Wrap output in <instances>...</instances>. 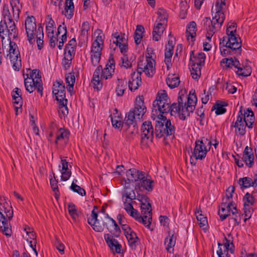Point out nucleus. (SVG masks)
<instances>
[{
	"instance_id": "obj_20",
	"label": "nucleus",
	"mask_w": 257,
	"mask_h": 257,
	"mask_svg": "<svg viewBox=\"0 0 257 257\" xmlns=\"http://www.w3.org/2000/svg\"><path fill=\"white\" fill-rule=\"evenodd\" d=\"M154 133L151 122H144L141 127V144L144 146H147L149 141L152 142Z\"/></svg>"
},
{
	"instance_id": "obj_6",
	"label": "nucleus",
	"mask_w": 257,
	"mask_h": 257,
	"mask_svg": "<svg viewBox=\"0 0 257 257\" xmlns=\"http://www.w3.org/2000/svg\"><path fill=\"white\" fill-rule=\"evenodd\" d=\"M170 101L165 90H161L157 94L156 99L153 103L152 118L155 119L166 118L163 114L169 112Z\"/></svg>"
},
{
	"instance_id": "obj_53",
	"label": "nucleus",
	"mask_w": 257,
	"mask_h": 257,
	"mask_svg": "<svg viewBox=\"0 0 257 257\" xmlns=\"http://www.w3.org/2000/svg\"><path fill=\"white\" fill-rule=\"evenodd\" d=\"M243 205L247 204L248 206H252L255 203V199L254 197L249 193L247 192L243 198Z\"/></svg>"
},
{
	"instance_id": "obj_15",
	"label": "nucleus",
	"mask_w": 257,
	"mask_h": 257,
	"mask_svg": "<svg viewBox=\"0 0 257 257\" xmlns=\"http://www.w3.org/2000/svg\"><path fill=\"white\" fill-rule=\"evenodd\" d=\"M206 23H208V26L206 28L207 31L206 37L209 41H211V38L215 32L221 27L225 20V15L218 12L217 14H215L213 17L212 20H210L209 18H206Z\"/></svg>"
},
{
	"instance_id": "obj_25",
	"label": "nucleus",
	"mask_w": 257,
	"mask_h": 257,
	"mask_svg": "<svg viewBox=\"0 0 257 257\" xmlns=\"http://www.w3.org/2000/svg\"><path fill=\"white\" fill-rule=\"evenodd\" d=\"M138 73L134 72L132 73L131 79L128 82V88L132 92L138 89L142 83L141 75L143 71H140L138 69Z\"/></svg>"
},
{
	"instance_id": "obj_60",
	"label": "nucleus",
	"mask_w": 257,
	"mask_h": 257,
	"mask_svg": "<svg viewBox=\"0 0 257 257\" xmlns=\"http://www.w3.org/2000/svg\"><path fill=\"white\" fill-rule=\"evenodd\" d=\"M50 185L53 191L55 192V197L56 199H58L60 196V193L58 187V181L53 180V179H50Z\"/></svg>"
},
{
	"instance_id": "obj_18",
	"label": "nucleus",
	"mask_w": 257,
	"mask_h": 257,
	"mask_svg": "<svg viewBox=\"0 0 257 257\" xmlns=\"http://www.w3.org/2000/svg\"><path fill=\"white\" fill-rule=\"evenodd\" d=\"M228 237L224 236L222 243L218 242V249L217 254L219 257H230V254L234 253V246L233 238L230 234Z\"/></svg>"
},
{
	"instance_id": "obj_17",
	"label": "nucleus",
	"mask_w": 257,
	"mask_h": 257,
	"mask_svg": "<svg viewBox=\"0 0 257 257\" xmlns=\"http://www.w3.org/2000/svg\"><path fill=\"white\" fill-rule=\"evenodd\" d=\"M103 35L99 34L93 42L91 50V61L92 65L95 66L100 62L101 51L103 46Z\"/></svg>"
},
{
	"instance_id": "obj_63",
	"label": "nucleus",
	"mask_w": 257,
	"mask_h": 257,
	"mask_svg": "<svg viewBox=\"0 0 257 257\" xmlns=\"http://www.w3.org/2000/svg\"><path fill=\"white\" fill-rule=\"evenodd\" d=\"M141 213L142 215H147L149 216L152 215V206L151 204L147 205L143 204L141 206Z\"/></svg>"
},
{
	"instance_id": "obj_31",
	"label": "nucleus",
	"mask_w": 257,
	"mask_h": 257,
	"mask_svg": "<svg viewBox=\"0 0 257 257\" xmlns=\"http://www.w3.org/2000/svg\"><path fill=\"white\" fill-rule=\"evenodd\" d=\"M153 31V39L156 41H159L165 29L166 24L164 23H156Z\"/></svg>"
},
{
	"instance_id": "obj_37",
	"label": "nucleus",
	"mask_w": 257,
	"mask_h": 257,
	"mask_svg": "<svg viewBox=\"0 0 257 257\" xmlns=\"http://www.w3.org/2000/svg\"><path fill=\"white\" fill-rule=\"evenodd\" d=\"M176 238L174 236V234L169 232L168 235L165 238L164 241L166 249L168 252H171L170 249L174 247L176 244Z\"/></svg>"
},
{
	"instance_id": "obj_11",
	"label": "nucleus",
	"mask_w": 257,
	"mask_h": 257,
	"mask_svg": "<svg viewBox=\"0 0 257 257\" xmlns=\"http://www.w3.org/2000/svg\"><path fill=\"white\" fill-rule=\"evenodd\" d=\"M156 121L155 134L156 138L160 139L163 137L174 136L175 127L172 124L170 119L163 118Z\"/></svg>"
},
{
	"instance_id": "obj_23",
	"label": "nucleus",
	"mask_w": 257,
	"mask_h": 257,
	"mask_svg": "<svg viewBox=\"0 0 257 257\" xmlns=\"http://www.w3.org/2000/svg\"><path fill=\"white\" fill-rule=\"evenodd\" d=\"M53 94L57 101L66 99L65 98V87L62 81H56L53 85Z\"/></svg>"
},
{
	"instance_id": "obj_10",
	"label": "nucleus",
	"mask_w": 257,
	"mask_h": 257,
	"mask_svg": "<svg viewBox=\"0 0 257 257\" xmlns=\"http://www.w3.org/2000/svg\"><path fill=\"white\" fill-rule=\"evenodd\" d=\"M211 145V141L204 137L202 138L200 140L196 141L195 146L192 152V155L190 158V162L191 164L195 165V163H193V157L195 160H202L204 159L210 149Z\"/></svg>"
},
{
	"instance_id": "obj_40",
	"label": "nucleus",
	"mask_w": 257,
	"mask_h": 257,
	"mask_svg": "<svg viewBox=\"0 0 257 257\" xmlns=\"http://www.w3.org/2000/svg\"><path fill=\"white\" fill-rule=\"evenodd\" d=\"M238 183L240 185L241 189L248 188L250 187H253V183L252 179L248 177H244L242 178L239 179L238 180Z\"/></svg>"
},
{
	"instance_id": "obj_3",
	"label": "nucleus",
	"mask_w": 257,
	"mask_h": 257,
	"mask_svg": "<svg viewBox=\"0 0 257 257\" xmlns=\"http://www.w3.org/2000/svg\"><path fill=\"white\" fill-rule=\"evenodd\" d=\"M105 226L107 230L111 234L109 233L105 234L104 236V239L108 246L113 248H115V251L117 253H120L121 252V245L119 243L118 241L113 238V236L118 237L121 234V230L116 221L108 214H106L104 216Z\"/></svg>"
},
{
	"instance_id": "obj_7",
	"label": "nucleus",
	"mask_w": 257,
	"mask_h": 257,
	"mask_svg": "<svg viewBox=\"0 0 257 257\" xmlns=\"http://www.w3.org/2000/svg\"><path fill=\"white\" fill-rule=\"evenodd\" d=\"M109 63H107L105 67L102 69L101 65H99L95 70L91 83L94 89L99 90L102 87V82L101 78L107 79L112 77L114 72L115 61L111 55L109 58Z\"/></svg>"
},
{
	"instance_id": "obj_5",
	"label": "nucleus",
	"mask_w": 257,
	"mask_h": 257,
	"mask_svg": "<svg viewBox=\"0 0 257 257\" xmlns=\"http://www.w3.org/2000/svg\"><path fill=\"white\" fill-rule=\"evenodd\" d=\"M105 226L107 230L111 234L109 233L105 234L104 236V239L108 246L113 248H115V251L117 253H120L121 252V245L119 243L118 241L113 238V236L118 237L121 234V230L116 221L108 214H106L104 216Z\"/></svg>"
},
{
	"instance_id": "obj_48",
	"label": "nucleus",
	"mask_w": 257,
	"mask_h": 257,
	"mask_svg": "<svg viewBox=\"0 0 257 257\" xmlns=\"http://www.w3.org/2000/svg\"><path fill=\"white\" fill-rule=\"evenodd\" d=\"M24 84L26 90L29 93L33 92L35 89H37V84H36L33 79L25 78Z\"/></svg>"
},
{
	"instance_id": "obj_9",
	"label": "nucleus",
	"mask_w": 257,
	"mask_h": 257,
	"mask_svg": "<svg viewBox=\"0 0 257 257\" xmlns=\"http://www.w3.org/2000/svg\"><path fill=\"white\" fill-rule=\"evenodd\" d=\"M13 216V210L7 203H4L3 207H0V231L7 237L12 235V230L10 222Z\"/></svg>"
},
{
	"instance_id": "obj_26",
	"label": "nucleus",
	"mask_w": 257,
	"mask_h": 257,
	"mask_svg": "<svg viewBox=\"0 0 257 257\" xmlns=\"http://www.w3.org/2000/svg\"><path fill=\"white\" fill-rule=\"evenodd\" d=\"M27 78L33 79L35 83L37 84V91L40 93L41 96L43 95V84L41 79V75L40 74L39 70L34 69L30 71L29 74H27Z\"/></svg>"
},
{
	"instance_id": "obj_41",
	"label": "nucleus",
	"mask_w": 257,
	"mask_h": 257,
	"mask_svg": "<svg viewBox=\"0 0 257 257\" xmlns=\"http://www.w3.org/2000/svg\"><path fill=\"white\" fill-rule=\"evenodd\" d=\"M124 36V34H119L118 32L112 34V39H113V43L116 44V46L120 44L127 42V40L125 38Z\"/></svg>"
},
{
	"instance_id": "obj_2",
	"label": "nucleus",
	"mask_w": 257,
	"mask_h": 257,
	"mask_svg": "<svg viewBox=\"0 0 257 257\" xmlns=\"http://www.w3.org/2000/svg\"><path fill=\"white\" fill-rule=\"evenodd\" d=\"M105 226L107 230L111 234L109 233L105 234L104 236V239L108 246L113 248H115V251L117 253H120L121 252V245L119 243L118 241L113 238V236L118 237L121 234V230L116 221L108 214H106L104 216Z\"/></svg>"
},
{
	"instance_id": "obj_33",
	"label": "nucleus",
	"mask_w": 257,
	"mask_h": 257,
	"mask_svg": "<svg viewBox=\"0 0 257 257\" xmlns=\"http://www.w3.org/2000/svg\"><path fill=\"white\" fill-rule=\"evenodd\" d=\"M115 92L117 96H122L127 88V82L125 80L117 78L116 81Z\"/></svg>"
},
{
	"instance_id": "obj_62",
	"label": "nucleus",
	"mask_w": 257,
	"mask_h": 257,
	"mask_svg": "<svg viewBox=\"0 0 257 257\" xmlns=\"http://www.w3.org/2000/svg\"><path fill=\"white\" fill-rule=\"evenodd\" d=\"M236 24L230 22L228 23L226 29L227 36H232L236 35Z\"/></svg>"
},
{
	"instance_id": "obj_42",
	"label": "nucleus",
	"mask_w": 257,
	"mask_h": 257,
	"mask_svg": "<svg viewBox=\"0 0 257 257\" xmlns=\"http://www.w3.org/2000/svg\"><path fill=\"white\" fill-rule=\"evenodd\" d=\"M219 48L221 54L223 57L232 55H235L236 56L235 51L233 50V48H232L231 46H229L228 45L221 44V45H219Z\"/></svg>"
},
{
	"instance_id": "obj_35",
	"label": "nucleus",
	"mask_w": 257,
	"mask_h": 257,
	"mask_svg": "<svg viewBox=\"0 0 257 257\" xmlns=\"http://www.w3.org/2000/svg\"><path fill=\"white\" fill-rule=\"evenodd\" d=\"M122 195L123 197H125L126 198L130 199L131 200H134L136 198L134 190L130 187V183H127L126 181H125V185Z\"/></svg>"
},
{
	"instance_id": "obj_44",
	"label": "nucleus",
	"mask_w": 257,
	"mask_h": 257,
	"mask_svg": "<svg viewBox=\"0 0 257 257\" xmlns=\"http://www.w3.org/2000/svg\"><path fill=\"white\" fill-rule=\"evenodd\" d=\"M166 82L168 86L171 88H174L177 87L179 83V78L175 75H169L166 79Z\"/></svg>"
},
{
	"instance_id": "obj_55",
	"label": "nucleus",
	"mask_w": 257,
	"mask_h": 257,
	"mask_svg": "<svg viewBox=\"0 0 257 257\" xmlns=\"http://www.w3.org/2000/svg\"><path fill=\"white\" fill-rule=\"evenodd\" d=\"M74 183L75 182L71 184V185L70 187V189L74 192L77 193L81 196H85L86 195V192L85 190L83 188L77 185L76 184H74Z\"/></svg>"
},
{
	"instance_id": "obj_19",
	"label": "nucleus",
	"mask_w": 257,
	"mask_h": 257,
	"mask_svg": "<svg viewBox=\"0 0 257 257\" xmlns=\"http://www.w3.org/2000/svg\"><path fill=\"white\" fill-rule=\"evenodd\" d=\"M221 44H225V45L231 46L235 51L236 56L241 55L242 52L241 41L240 38L237 37L236 35L224 36L222 39L220 40L219 45H221Z\"/></svg>"
},
{
	"instance_id": "obj_1",
	"label": "nucleus",
	"mask_w": 257,
	"mask_h": 257,
	"mask_svg": "<svg viewBox=\"0 0 257 257\" xmlns=\"http://www.w3.org/2000/svg\"><path fill=\"white\" fill-rule=\"evenodd\" d=\"M10 4L12 8L13 16L10 12L8 5H5L3 7V19L0 23V37L2 41L5 39V36L7 35L10 37H13V39L17 38L18 35V31L14 20H19L22 5L20 4V0H10Z\"/></svg>"
},
{
	"instance_id": "obj_13",
	"label": "nucleus",
	"mask_w": 257,
	"mask_h": 257,
	"mask_svg": "<svg viewBox=\"0 0 257 257\" xmlns=\"http://www.w3.org/2000/svg\"><path fill=\"white\" fill-rule=\"evenodd\" d=\"M221 64H224L227 68H231L232 67L237 70L235 71L236 74L239 76L247 77L251 73V68L247 64H241L239 61L235 57L228 58H224L221 61Z\"/></svg>"
},
{
	"instance_id": "obj_45",
	"label": "nucleus",
	"mask_w": 257,
	"mask_h": 257,
	"mask_svg": "<svg viewBox=\"0 0 257 257\" xmlns=\"http://www.w3.org/2000/svg\"><path fill=\"white\" fill-rule=\"evenodd\" d=\"M235 190V188L233 186H230L226 190V197L222 199L223 202H227L230 205H235V203L232 200L233 193Z\"/></svg>"
},
{
	"instance_id": "obj_52",
	"label": "nucleus",
	"mask_w": 257,
	"mask_h": 257,
	"mask_svg": "<svg viewBox=\"0 0 257 257\" xmlns=\"http://www.w3.org/2000/svg\"><path fill=\"white\" fill-rule=\"evenodd\" d=\"M251 113V112H250ZM243 121L245 123V125L249 128H252L255 121V116L253 112H251V114L250 116H244Z\"/></svg>"
},
{
	"instance_id": "obj_34",
	"label": "nucleus",
	"mask_w": 257,
	"mask_h": 257,
	"mask_svg": "<svg viewBox=\"0 0 257 257\" xmlns=\"http://www.w3.org/2000/svg\"><path fill=\"white\" fill-rule=\"evenodd\" d=\"M127 239L128 245L132 249H136L140 243V239L134 231L125 236Z\"/></svg>"
},
{
	"instance_id": "obj_59",
	"label": "nucleus",
	"mask_w": 257,
	"mask_h": 257,
	"mask_svg": "<svg viewBox=\"0 0 257 257\" xmlns=\"http://www.w3.org/2000/svg\"><path fill=\"white\" fill-rule=\"evenodd\" d=\"M245 126L243 123H235L234 127L235 128V133H237L238 132V135L241 136H244L246 133Z\"/></svg>"
},
{
	"instance_id": "obj_54",
	"label": "nucleus",
	"mask_w": 257,
	"mask_h": 257,
	"mask_svg": "<svg viewBox=\"0 0 257 257\" xmlns=\"http://www.w3.org/2000/svg\"><path fill=\"white\" fill-rule=\"evenodd\" d=\"M137 220L142 223L146 227H149L152 221V216L143 215L137 218Z\"/></svg>"
},
{
	"instance_id": "obj_12",
	"label": "nucleus",
	"mask_w": 257,
	"mask_h": 257,
	"mask_svg": "<svg viewBox=\"0 0 257 257\" xmlns=\"http://www.w3.org/2000/svg\"><path fill=\"white\" fill-rule=\"evenodd\" d=\"M205 55L204 53H199L197 56L194 55V51L190 53L189 65L191 66L192 77L194 79H198L201 75V67L204 66Z\"/></svg>"
},
{
	"instance_id": "obj_32",
	"label": "nucleus",
	"mask_w": 257,
	"mask_h": 257,
	"mask_svg": "<svg viewBox=\"0 0 257 257\" xmlns=\"http://www.w3.org/2000/svg\"><path fill=\"white\" fill-rule=\"evenodd\" d=\"M134 111H132V109H131L130 111L126 114L124 121L125 123L127 125H133V127L134 128V131H138L137 120L138 118L136 117L135 113Z\"/></svg>"
},
{
	"instance_id": "obj_28",
	"label": "nucleus",
	"mask_w": 257,
	"mask_h": 257,
	"mask_svg": "<svg viewBox=\"0 0 257 257\" xmlns=\"http://www.w3.org/2000/svg\"><path fill=\"white\" fill-rule=\"evenodd\" d=\"M144 173L135 168H132L128 170L126 172L127 183L131 182L137 183L140 179L144 178Z\"/></svg>"
},
{
	"instance_id": "obj_8",
	"label": "nucleus",
	"mask_w": 257,
	"mask_h": 257,
	"mask_svg": "<svg viewBox=\"0 0 257 257\" xmlns=\"http://www.w3.org/2000/svg\"><path fill=\"white\" fill-rule=\"evenodd\" d=\"M156 54L152 48L148 47L146 58H140L138 63V69L144 72L148 76H152L155 72Z\"/></svg>"
},
{
	"instance_id": "obj_64",
	"label": "nucleus",
	"mask_w": 257,
	"mask_h": 257,
	"mask_svg": "<svg viewBox=\"0 0 257 257\" xmlns=\"http://www.w3.org/2000/svg\"><path fill=\"white\" fill-rule=\"evenodd\" d=\"M76 46L77 43L76 39L75 38H73L71 39L65 46L64 50L69 51L73 50V51H76Z\"/></svg>"
},
{
	"instance_id": "obj_27",
	"label": "nucleus",
	"mask_w": 257,
	"mask_h": 257,
	"mask_svg": "<svg viewBox=\"0 0 257 257\" xmlns=\"http://www.w3.org/2000/svg\"><path fill=\"white\" fill-rule=\"evenodd\" d=\"M136 101L135 107L132 110L134 111L136 117L140 120L146 112L147 108L144 104L143 96H139V99H137Z\"/></svg>"
},
{
	"instance_id": "obj_57",
	"label": "nucleus",
	"mask_w": 257,
	"mask_h": 257,
	"mask_svg": "<svg viewBox=\"0 0 257 257\" xmlns=\"http://www.w3.org/2000/svg\"><path fill=\"white\" fill-rule=\"evenodd\" d=\"M182 107L179 105V104H177L176 102H174L171 105L169 106V112L171 115H175L177 113L179 114L181 111Z\"/></svg>"
},
{
	"instance_id": "obj_43",
	"label": "nucleus",
	"mask_w": 257,
	"mask_h": 257,
	"mask_svg": "<svg viewBox=\"0 0 257 257\" xmlns=\"http://www.w3.org/2000/svg\"><path fill=\"white\" fill-rule=\"evenodd\" d=\"M195 215L200 227H204L207 225V218L202 214V211L200 210V208L195 211Z\"/></svg>"
},
{
	"instance_id": "obj_29",
	"label": "nucleus",
	"mask_w": 257,
	"mask_h": 257,
	"mask_svg": "<svg viewBox=\"0 0 257 257\" xmlns=\"http://www.w3.org/2000/svg\"><path fill=\"white\" fill-rule=\"evenodd\" d=\"M61 166L59 165V170L61 173V180L66 181L68 180L71 175V171L68 168V163L65 159V157H61Z\"/></svg>"
},
{
	"instance_id": "obj_47",
	"label": "nucleus",
	"mask_w": 257,
	"mask_h": 257,
	"mask_svg": "<svg viewBox=\"0 0 257 257\" xmlns=\"http://www.w3.org/2000/svg\"><path fill=\"white\" fill-rule=\"evenodd\" d=\"M227 105V103L226 102H216L213 106L212 110L214 109H216L215 113L216 115L222 114L226 112V109L224 107V106Z\"/></svg>"
},
{
	"instance_id": "obj_61",
	"label": "nucleus",
	"mask_w": 257,
	"mask_h": 257,
	"mask_svg": "<svg viewBox=\"0 0 257 257\" xmlns=\"http://www.w3.org/2000/svg\"><path fill=\"white\" fill-rule=\"evenodd\" d=\"M226 0H217L215 4L216 12L215 14H217L218 12L220 13L222 15H224L223 12V7L225 6Z\"/></svg>"
},
{
	"instance_id": "obj_14",
	"label": "nucleus",
	"mask_w": 257,
	"mask_h": 257,
	"mask_svg": "<svg viewBox=\"0 0 257 257\" xmlns=\"http://www.w3.org/2000/svg\"><path fill=\"white\" fill-rule=\"evenodd\" d=\"M234 216L231 219L233 220L235 225H238L241 222V215L238 214L236 206L230 205L227 202L221 204L218 211V215L221 221L225 220L230 214Z\"/></svg>"
},
{
	"instance_id": "obj_56",
	"label": "nucleus",
	"mask_w": 257,
	"mask_h": 257,
	"mask_svg": "<svg viewBox=\"0 0 257 257\" xmlns=\"http://www.w3.org/2000/svg\"><path fill=\"white\" fill-rule=\"evenodd\" d=\"M243 206L244 214L245 217L244 221L246 222L247 219L251 217L252 213L253 212V209L252 206H248L247 204L243 205Z\"/></svg>"
},
{
	"instance_id": "obj_16",
	"label": "nucleus",
	"mask_w": 257,
	"mask_h": 257,
	"mask_svg": "<svg viewBox=\"0 0 257 257\" xmlns=\"http://www.w3.org/2000/svg\"><path fill=\"white\" fill-rule=\"evenodd\" d=\"M8 37L9 50L8 51L9 53L7 55V57H9L10 59L14 70L19 71L22 66L20 52L18 50V47L16 43L11 40L13 37H10L9 35H8Z\"/></svg>"
},
{
	"instance_id": "obj_58",
	"label": "nucleus",
	"mask_w": 257,
	"mask_h": 257,
	"mask_svg": "<svg viewBox=\"0 0 257 257\" xmlns=\"http://www.w3.org/2000/svg\"><path fill=\"white\" fill-rule=\"evenodd\" d=\"M12 97L14 100V103L15 104V108L16 111V114H18V111L19 108H21L23 104V100L22 97L16 96L15 95H12Z\"/></svg>"
},
{
	"instance_id": "obj_46",
	"label": "nucleus",
	"mask_w": 257,
	"mask_h": 257,
	"mask_svg": "<svg viewBox=\"0 0 257 257\" xmlns=\"http://www.w3.org/2000/svg\"><path fill=\"white\" fill-rule=\"evenodd\" d=\"M144 31L145 29L143 26L138 25L137 26L134 36L135 42L137 45H139L141 43L143 37V34Z\"/></svg>"
},
{
	"instance_id": "obj_49",
	"label": "nucleus",
	"mask_w": 257,
	"mask_h": 257,
	"mask_svg": "<svg viewBox=\"0 0 257 257\" xmlns=\"http://www.w3.org/2000/svg\"><path fill=\"white\" fill-rule=\"evenodd\" d=\"M196 24L195 22L192 21L189 23L186 29L187 36H190L191 38H194L196 35Z\"/></svg>"
},
{
	"instance_id": "obj_39",
	"label": "nucleus",
	"mask_w": 257,
	"mask_h": 257,
	"mask_svg": "<svg viewBox=\"0 0 257 257\" xmlns=\"http://www.w3.org/2000/svg\"><path fill=\"white\" fill-rule=\"evenodd\" d=\"M74 72L69 73L66 76V82L67 84V90L71 92L73 90L74 85L75 82V77Z\"/></svg>"
},
{
	"instance_id": "obj_4",
	"label": "nucleus",
	"mask_w": 257,
	"mask_h": 257,
	"mask_svg": "<svg viewBox=\"0 0 257 257\" xmlns=\"http://www.w3.org/2000/svg\"><path fill=\"white\" fill-rule=\"evenodd\" d=\"M105 226L107 230L111 234L109 233L105 234L104 236V239L108 246L113 248H115V251L117 253H120L121 252V245L119 243L118 241L113 238V236L118 237L121 234V230L116 221L108 214H106L104 216Z\"/></svg>"
},
{
	"instance_id": "obj_38",
	"label": "nucleus",
	"mask_w": 257,
	"mask_h": 257,
	"mask_svg": "<svg viewBox=\"0 0 257 257\" xmlns=\"http://www.w3.org/2000/svg\"><path fill=\"white\" fill-rule=\"evenodd\" d=\"M69 135L70 133L68 130L62 128H60L57 132V136L55 141L56 145L58 146L59 142L65 139L68 140Z\"/></svg>"
},
{
	"instance_id": "obj_50",
	"label": "nucleus",
	"mask_w": 257,
	"mask_h": 257,
	"mask_svg": "<svg viewBox=\"0 0 257 257\" xmlns=\"http://www.w3.org/2000/svg\"><path fill=\"white\" fill-rule=\"evenodd\" d=\"M59 102V114L62 115L63 116L67 115L68 114V109L67 106V99H65L64 101H58Z\"/></svg>"
},
{
	"instance_id": "obj_36",
	"label": "nucleus",
	"mask_w": 257,
	"mask_h": 257,
	"mask_svg": "<svg viewBox=\"0 0 257 257\" xmlns=\"http://www.w3.org/2000/svg\"><path fill=\"white\" fill-rule=\"evenodd\" d=\"M64 15L68 19H71L74 15V6L72 0H66Z\"/></svg>"
},
{
	"instance_id": "obj_22",
	"label": "nucleus",
	"mask_w": 257,
	"mask_h": 257,
	"mask_svg": "<svg viewBox=\"0 0 257 257\" xmlns=\"http://www.w3.org/2000/svg\"><path fill=\"white\" fill-rule=\"evenodd\" d=\"M95 208H97V207L94 206L91 212L90 217L87 219V222L95 231L102 232L105 227V220H100L97 219L98 215L97 213L95 212Z\"/></svg>"
},
{
	"instance_id": "obj_21",
	"label": "nucleus",
	"mask_w": 257,
	"mask_h": 257,
	"mask_svg": "<svg viewBox=\"0 0 257 257\" xmlns=\"http://www.w3.org/2000/svg\"><path fill=\"white\" fill-rule=\"evenodd\" d=\"M36 19L33 16H28L25 20V29L28 40L31 44L35 42V35L36 31Z\"/></svg>"
},
{
	"instance_id": "obj_24",
	"label": "nucleus",
	"mask_w": 257,
	"mask_h": 257,
	"mask_svg": "<svg viewBox=\"0 0 257 257\" xmlns=\"http://www.w3.org/2000/svg\"><path fill=\"white\" fill-rule=\"evenodd\" d=\"M154 181L149 179H147L144 175V178L140 179L139 181L136 184L135 189L137 192L143 191L147 190L149 192L152 191L153 189Z\"/></svg>"
},
{
	"instance_id": "obj_51",
	"label": "nucleus",
	"mask_w": 257,
	"mask_h": 257,
	"mask_svg": "<svg viewBox=\"0 0 257 257\" xmlns=\"http://www.w3.org/2000/svg\"><path fill=\"white\" fill-rule=\"evenodd\" d=\"M157 14L159 16L156 23H164L167 24L168 15L166 11L163 9H159Z\"/></svg>"
},
{
	"instance_id": "obj_30",
	"label": "nucleus",
	"mask_w": 257,
	"mask_h": 257,
	"mask_svg": "<svg viewBox=\"0 0 257 257\" xmlns=\"http://www.w3.org/2000/svg\"><path fill=\"white\" fill-rule=\"evenodd\" d=\"M243 161L249 167L251 168L254 164V155L251 148L246 146L243 153Z\"/></svg>"
}]
</instances>
